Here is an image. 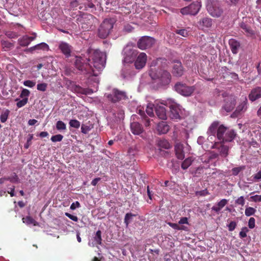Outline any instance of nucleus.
Listing matches in <instances>:
<instances>
[{
	"label": "nucleus",
	"instance_id": "nucleus-64",
	"mask_svg": "<svg viewBox=\"0 0 261 261\" xmlns=\"http://www.w3.org/2000/svg\"><path fill=\"white\" fill-rule=\"evenodd\" d=\"M36 34L33 33L32 34V36H31L30 37H29V36H28V39L29 40V42H31L32 41L34 40L36 38Z\"/></svg>",
	"mask_w": 261,
	"mask_h": 261
},
{
	"label": "nucleus",
	"instance_id": "nucleus-60",
	"mask_svg": "<svg viewBox=\"0 0 261 261\" xmlns=\"http://www.w3.org/2000/svg\"><path fill=\"white\" fill-rule=\"evenodd\" d=\"M18 179V176L16 174H14V175L12 177H7V180H10L12 182H17Z\"/></svg>",
	"mask_w": 261,
	"mask_h": 261
},
{
	"label": "nucleus",
	"instance_id": "nucleus-22",
	"mask_svg": "<svg viewBox=\"0 0 261 261\" xmlns=\"http://www.w3.org/2000/svg\"><path fill=\"white\" fill-rule=\"evenodd\" d=\"M157 130L160 134H166L169 130V126L166 122L162 121L159 123Z\"/></svg>",
	"mask_w": 261,
	"mask_h": 261
},
{
	"label": "nucleus",
	"instance_id": "nucleus-7",
	"mask_svg": "<svg viewBox=\"0 0 261 261\" xmlns=\"http://www.w3.org/2000/svg\"><path fill=\"white\" fill-rule=\"evenodd\" d=\"M108 99L113 103H116L127 98L125 92L119 91L118 89H113L110 93L105 94Z\"/></svg>",
	"mask_w": 261,
	"mask_h": 261
},
{
	"label": "nucleus",
	"instance_id": "nucleus-12",
	"mask_svg": "<svg viewBox=\"0 0 261 261\" xmlns=\"http://www.w3.org/2000/svg\"><path fill=\"white\" fill-rule=\"evenodd\" d=\"M153 106L157 116L161 119L166 120L167 118V111L163 103L159 104L156 102Z\"/></svg>",
	"mask_w": 261,
	"mask_h": 261
},
{
	"label": "nucleus",
	"instance_id": "nucleus-55",
	"mask_svg": "<svg viewBox=\"0 0 261 261\" xmlns=\"http://www.w3.org/2000/svg\"><path fill=\"white\" fill-rule=\"evenodd\" d=\"M237 226V223L235 221H231L228 225V230L232 231L234 230Z\"/></svg>",
	"mask_w": 261,
	"mask_h": 261
},
{
	"label": "nucleus",
	"instance_id": "nucleus-39",
	"mask_svg": "<svg viewBox=\"0 0 261 261\" xmlns=\"http://www.w3.org/2000/svg\"><path fill=\"white\" fill-rule=\"evenodd\" d=\"M69 124L70 127L75 128H79L80 126V122L76 119L70 120Z\"/></svg>",
	"mask_w": 261,
	"mask_h": 261
},
{
	"label": "nucleus",
	"instance_id": "nucleus-41",
	"mask_svg": "<svg viewBox=\"0 0 261 261\" xmlns=\"http://www.w3.org/2000/svg\"><path fill=\"white\" fill-rule=\"evenodd\" d=\"M35 47L36 50L45 49L48 48V45L45 42H42L35 45Z\"/></svg>",
	"mask_w": 261,
	"mask_h": 261
},
{
	"label": "nucleus",
	"instance_id": "nucleus-8",
	"mask_svg": "<svg viewBox=\"0 0 261 261\" xmlns=\"http://www.w3.org/2000/svg\"><path fill=\"white\" fill-rule=\"evenodd\" d=\"M201 7L200 2L198 1L194 2L189 6L181 8L180 13L182 15H195L197 14Z\"/></svg>",
	"mask_w": 261,
	"mask_h": 261
},
{
	"label": "nucleus",
	"instance_id": "nucleus-42",
	"mask_svg": "<svg viewBox=\"0 0 261 261\" xmlns=\"http://www.w3.org/2000/svg\"><path fill=\"white\" fill-rule=\"evenodd\" d=\"M153 107V105H150L147 106V108H146V113L150 117L154 116Z\"/></svg>",
	"mask_w": 261,
	"mask_h": 261
},
{
	"label": "nucleus",
	"instance_id": "nucleus-27",
	"mask_svg": "<svg viewBox=\"0 0 261 261\" xmlns=\"http://www.w3.org/2000/svg\"><path fill=\"white\" fill-rule=\"evenodd\" d=\"M199 23L201 25L209 28L212 27L213 25V20L209 17H204L202 18Z\"/></svg>",
	"mask_w": 261,
	"mask_h": 261
},
{
	"label": "nucleus",
	"instance_id": "nucleus-26",
	"mask_svg": "<svg viewBox=\"0 0 261 261\" xmlns=\"http://www.w3.org/2000/svg\"><path fill=\"white\" fill-rule=\"evenodd\" d=\"M158 146L161 148L169 149L171 147V145L167 140L165 139H160L158 141Z\"/></svg>",
	"mask_w": 261,
	"mask_h": 261
},
{
	"label": "nucleus",
	"instance_id": "nucleus-52",
	"mask_svg": "<svg viewBox=\"0 0 261 261\" xmlns=\"http://www.w3.org/2000/svg\"><path fill=\"white\" fill-rule=\"evenodd\" d=\"M30 92L29 90H27V89H23L21 92L20 97L23 98L29 96Z\"/></svg>",
	"mask_w": 261,
	"mask_h": 261
},
{
	"label": "nucleus",
	"instance_id": "nucleus-62",
	"mask_svg": "<svg viewBox=\"0 0 261 261\" xmlns=\"http://www.w3.org/2000/svg\"><path fill=\"white\" fill-rule=\"evenodd\" d=\"M85 7L86 10H87L88 8H94V5L92 2H87L85 4Z\"/></svg>",
	"mask_w": 261,
	"mask_h": 261
},
{
	"label": "nucleus",
	"instance_id": "nucleus-16",
	"mask_svg": "<svg viewBox=\"0 0 261 261\" xmlns=\"http://www.w3.org/2000/svg\"><path fill=\"white\" fill-rule=\"evenodd\" d=\"M236 101L232 96L227 97L225 99V103L223 107V109L227 112L231 111L234 108Z\"/></svg>",
	"mask_w": 261,
	"mask_h": 261
},
{
	"label": "nucleus",
	"instance_id": "nucleus-15",
	"mask_svg": "<svg viewBox=\"0 0 261 261\" xmlns=\"http://www.w3.org/2000/svg\"><path fill=\"white\" fill-rule=\"evenodd\" d=\"M59 48L66 58L70 57L72 46L69 43L64 41H61L59 44Z\"/></svg>",
	"mask_w": 261,
	"mask_h": 261
},
{
	"label": "nucleus",
	"instance_id": "nucleus-4",
	"mask_svg": "<svg viewBox=\"0 0 261 261\" xmlns=\"http://www.w3.org/2000/svg\"><path fill=\"white\" fill-rule=\"evenodd\" d=\"M150 76L153 80L157 81L159 87L166 86L171 82V75L168 71L166 70L160 71L156 73L151 70Z\"/></svg>",
	"mask_w": 261,
	"mask_h": 261
},
{
	"label": "nucleus",
	"instance_id": "nucleus-38",
	"mask_svg": "<svg viewBox=\"0 0 261 261\" xmlns=\"http://www.w3.org/2000/svg\"><path fill=\"white\" fill-rule=\"evenodd\" d=\"M175 32L183 37H187L189 34V32L186 29L176 30Z\"/></svg>",
	"mask_w": 261,
	"mask_h": 261
},
{
	"label": "nucleus",
	"instance_id": "nucleus-50",
	"mask_svg": "<svg viewBox=\"0 0 261 261\" xmlns=\"http://www.w3.org/2000/svg\"><path fill=\"white\" fill-rule=\"evenodd\" d=\"M81 132L84 134H87L91 129L90 126L82 124L81 126Z\"/></svg>",
	"mask_w": 261,
	"mask_h": 261
},
{
	"label": "nucleus",
	"instance_id": "nucleus-21",
	"mask_svg": "<svg viewBox=\"0 0 261 261\" xmlns=\"http://www.w3.org/2000/svg\"><path fill=\"white\" fill-rule=\"evenodd\" d=\"M73 91L78 94H90L93 93V90L86 88H82L80 86L75 85L73 87Z\"/></svg>",
	"mask_w": 261,
	"mask_h": 261
},
{
	"label": "nucleus",
	"instance_id": "nucleus-46",
	"mask_svg": "<svg viewBox=\"0 0 261 261\" xmlns=\"http://www.w3.org/2000/svg\"><path fill=\"white\" fill-rule=\"evenodd\" d=\"M47 86L46 83L39 84L37 85V89L40 91H45L47 88Z\"/></svg>",
	"mask_w": 261,
	"mask_h": 261
},
{
	"label": "nucleus",
	"instance_id": "nucleus-5",
	"mask_svg": "<svg viewBox=\"0 0 261 261\" xmlns=\"http://www.w3.org/2000/svg\"><path fill=\"white\" fill-rule=\"evenodd\" d=\"M115 21L112 18L103 20L98 29L97 35L102 39H105L110 35L114 28Z\"/></svg>",
	"mask_w": 261,
	"mask_h": 261
},
{
	"label": "nucleus",
	"instance_id": "nucleus-9",
	"mask_svg": "<svg viewBox=\"0 0 261 261\" xmlns=\"http://www.w3.org/2000/svg\"><path fill=\"white\" fill-rule=\"evenodd\" d=\"M174 90L180 94L188 96H190L195 90L194 87L187 86L181 82L177 83L174 86Z\"/></svg>",
	"mask_w": 261,
	"mask_h": 261
},
{
	"label": "nucleus",
	"instance_id": "nucleus-56",
	"mask_svg": "<svg viewBox=\"0 0 261 261\" xmlns=\"http://www.w3.org/2000/svg\"><path fill=\"white\" fill-rule=\"evenodd\" d=\"M6 35L9 38H17L18 36L17 33L12 32H7Z\"/></svg>",
	"mask_w": 261,
	"mask_h": 261
},
{
	"label": "nucleus",
	"instance_id": "nucleus-20",
	"mask_svg": "<svg viewBox=\"0 0 261 261\" xmlns=\"http://www.w3.org/2000/svg\"><path fill=\"white\" fill-rule=\"evenodd\" d=\"M130 130L135 135H139L143 132V128L142 125L137 122H133L130 123Z\"/></svg>",
	"mask_w": 261,
	"mask_h": 261
},
{
	"label": "nucleus",
	"instance_id": "nucleus-47",
	"mask_svg": "<svg viewBox=\"0 0 261 261\" xmlns=\"http://www.w3.org/2000/svg\"><path fill=\"white\" fill-rule=\"evenodd\" d=\"M28 98L27 97L23 98L22 99L19 100L17 103L16 106L18 108H21L24 106L28 102Z\"/></svg>",
	"mask_w": 261,
	"mask_h": 261
},
{
	"label": "nucleus",
	"instance_id": "nucleus-44",
	"mask_svg": "<svg viewBox=\"0 0 261 261\" xmlns=\"http://www.w3.org/2000/svg\"><path fill=\"white\" fill-rule=\"evenodd\" d=\"M168 224L171 227H172V228H173L174 229H175V230H184L185 229L184 226H179L177 224H176V223L168 222Z\"/></svg>",
	"mask_w": 261,
	"mask_h": 261
},
{
	"label": "nucleus",
	"instance_id": "nucleus-2",
	"mask_svg": "<svg viewBox=\"0 0 261 261\" xmlns=\"http://www.w3.org/2000/svg\"><path fill=\"white\" fill-rule=\"evenodd\" d=\"M207 134L210 136H216L217 139L223 143L231 142L237 134L233 129H229L224 125H220L218 121H214L209 127Z\"/></svg>",
	"mask_w": 261,
	"mask_h": 261
},
{
	"label": "nucleus",
	"instance_id": "nucleus-63",
	"mask_svg": "<svg viewBox=\"0 0 261 261\" xmlns=\"http://www.w3.org/2000/svg\"><path fill=\"white\" fill-rule=\"evenodd\" d=\"M179 224H188V219L187 217H182L178 222Z\"/></svg>",
	"mask_w": 261,
	"mask_h": 261
},
{
	"label": "nucleus",
	"instance_id": "nucleus-61",
	"mask_svg": "<svg viewBox=\"0 0 261 261\" xmlns=\"http://www.w3.org/2000/svg\"><path fill=\"white\" fill-rule=\"evenodd\" d=\"M80 206V204L79 201H76L75 202H73L70 205V209L73 210H75L76 207H79Z\"/></svg>",
	"mask_w": 261,
	"mask_h": 261
},
{
	"label": "nucleus",
	"instance_id": "nucleus-35",
	"mask_svg": "<svg viewBox=\"0 0 261 261\" xmlns=\"http://www.w3.org/2000/svg\"><path fill=\"white\" fill-rule=\"evenodd\" d=\"M101 234L102 232L101 230H99L96 232V235H95V237H94V241L99 245H101L102 243Z\"/></svg>",
	"mask_w": 261,
	"mask_h": 261
},
{
	"label": "nucleus",
	"instance_id": "nucleus-13",
	"mask_svg": "<svg viewBox=\"0 0 261 261\" xmlns=\"http://www.w3.org/2000/svg\"><path fill=\"white\" fill-rule=\"evenodd\" d=\"M224 143H215L213 148L217 149L220 156L223 158H226L228 154L229 147L227 145H224Z\"/></svg>",
	"mask_w": 261,
	"mask_h": 261
},
{
	"label": "nucleus",
	"instance_id": "nucleus-18",
	"mask_svg": "<svg viewBox=\"0 0 261 261\" xmlns=\"http://www.w3.org/2000/svg\"><path fill=\"white\" fill-rule=\"evenodd\" d=\"M261 98V87H256L252 89L251 92L249 94V99L252 101Z\"/></svg>",
	"mask_w": 261,
	"mask_h": 261
},
{
	"label": "nucleus",
	"instance_id": "nucleus-3",
	"mask_svg": "<svg viewBox=\"0 0 261 261\" xmlns=\"http://www.w3.org/2000/svg\"><path fill=\"white\" fill-rule=\"evenodd\" d=\"M206 7L209 14L213 17L219 18L223 14V8L218 0H207Z\"/></svg>",
	"mask_w": 261,
	"mask_h": 261
},
{
	"label": "nucleus",
	"instance_id": "nucleus-11",
	"mask_svg": "<svg viewBox=\"0 0 261 261\" xmlns=\"http://www.w3.org/2000/svg\"><path fill=\"white\" fill-rule=\"evenodd\" d=\"M155 43V39L151 37L144 36L141 37L137 42V46L141 49H145L151 47Z\"/></svg>",
	"mask_w": 261,
	"mask_h": 261
},
{
	"label": "nucleus",
	"instance_id": "nucleus-29",
	"mask_svg": "<svg viewBox=\"0 0 261 261\" xmlns=\"http://www.w3.org/2000/svg\"><path fill=\"white\" fill-rule=\"evenodd\" d=\"M240 28L246 33L249 34V35H251L252 34H254V31L251 30L250 27H249L247 24H245L244 22H242L240 24Z\"/></svg>",
	"mask_w": 261,
	"mask_h": 261
},
{
	"label": "nucleus",
	"instance_id": "nucleus-33",
	"mask_svg": "<svg viewBox=\"0 0 261 261\" xmlns=\"http://www.w3.org/2000/svg\"><path fill=\"white\" fill-rule=\"evenodd\" d=\"M136 215L133 214L131 213H127L125 214L124 219V222L125 224L126 225V226L127 227L129 223L132 220V218L133 217H135Z\"/></svg>",
	"mask_w": 261,
	"mask_h": 261
},
{
	"label": "nucleus",
	"instance_id": "nucleus-37",
	"mask_svg": "<svg viewBox=\"0 0 261 261\" xmlns=\"http://www.w3.org/2000/svg\"><path fill=\"white\" fill-rule=\"evenodd\" d=\"M56 128L60 131L65 130L66 129V124L62 121H58L56 123Z\"/></svg>",
	"mask_w": 261,
	"mask_h": 261
},
{
	"label": "nucleus",
	"instance_id": "nucleus-43",
	"mask_svg": "<svg viewBox=\"0 0 261 261\" xmlns=\"http://www.w3.org/2000/svg\"><path fill=\"white\" fill-rule=\"evenodd\" d=\"M248 228L246 227L242 228L241 231L239 232V237L241 239L246 237V233L249 231Z\"/></svg>",
	"mask_w": 261,
	"mask_h": 261
},
{
	"label": "nucleus",
	"instance_id": "nucleus-23",
	"mask_svg": "<svg viewBox=\"0 0 261 261\" xmlns=\"http://www.w3.org/2000/svg\"><path fill=\"white\" fill-rule=\"evenodd\" d=\"M228 203V200L226 199H222L219 201L216 205H214L212 210L217 213H219L221 210Z\"/></svg>",
	"mask_w": 261,
	"mask_h": 261
},
{
	"label": "nucleus",
	"instance_id": "nucleus-19",
	"mask_svg": "<svg viewBox=\"0 0 261 261\" xmlns=\"http://www.w3.org/2000/svg\"><path fill=\"white\" fill-rule=\"evenodd\" d=\"M184 147V145L180 143H176L174 146L176 156L178 159L180 160L185 158Z\"/></svg>",
	"mask_w": 261,
	"mask_h": 261
},
{
	"label": "nucleus",
	"instance_id": "nucleus-6",
	"mask_svg": "<svg viewBox=\"0 0 261 261\" xmlns=\"http://www.w3.org/2000/svg\"><path fill=\"white\" fill-rule=\"evenodd\" d=\"M94 17L90 14L83 13L79 16L76 21L84 31H88L92 27Z\"/></svg>",
	"mask_w": 261,
	"mask_h": 261
},
{
	"label": "nucleus",
	"instance_id": "nucleus-34",
	"mask_svg": "<svg viewBox=\"0 0 261 261\" xmlns=\"http://www.w3.org/2000/svg\"><path fill=\"white\" fill-rule=\"evenodd\" d=\"M256 212V210L251 206H248L246 207L245 210V215L246 216L249 217L255 214Z\"/></svg>",
	"mask_w": 261,
	"mask_h": 261
},
{
	"label": "nucleus",
	"instance_id": "nucleus-30",
	"mask_svg": "<svg viewBox=\"0 0 261 261\" xmlns=\"http://www.w3.org/2000/svg\"><path fill=\"white\" fill-rule=\"evenodd\" d=\"M22 221L27 225L33 224L34 226L38 225L37 222L30 216H27L25 218H23Z\"/></svg>",
	"mask_w": 261,
	"mask_h": 261
},
{
	"label": "nucleus",
	"instance_id": "nucleus-53",
	"mask_svg": "<svg viewBox=\"0 0 261 261\" xmlns=\"http://www.w3.org/2000/svg\"><path fill=\"white\" fill-rule=\"evenodd\" d=\"M246 109V103L245 102H242L240 105H239L236 109V111L238 113L241 112L244 110H245Z\"/></svg>",
	"mask_w": 261,
	"mask_h": 261
},
{
	"label": "nucleus",
	"instance_id": "nucleus-10",
	"mask_svg": "<svg viewBox=\"0 0 261 261\" xmlns=\"http://www.w3.org/2000/svg\"><path fill=\"white\" fill-rule=\"evenodd\" d=\"M169 107L170 109V117L172 120H179L180 119L179 105L174 100L170 99L168 102Z\"/></svg>",
	"mask_w": 261,
	"mask_h": 261
},
{
	"label": "nucleus",
	"instance_id": "nucleus-25",
	"mask_svg": "<svg viewBox=\"0 0 261 261\" xmlns=\"http://www.w3.org/2000/svg\"><path fill=\"white\" fill-rule=\"evenodd\" d=\"M124 58V62L125 63H132L136 57V54L135 51L129 49L128 53L126 52Z\"/></svg>",
	"mask_w": 261,
	"mask_h": 261
},
{
	"label": "nucleus",
	"instance_id": "nucleus-49",
	"mask_svg": "<svg viewBox=\"0 0 261 261\" xmlns=\"http://www.w3.org/2000/svg\"><path fill=\"white\" fill-rule=\"evenodd\" d=\"M248 226H249L250 229H253L255 227V219L253 217H251L249 219Z\"/></svg>",
	"mask_w": 261,
	"mask_h": 261
},
{
	"label": "nucleus",
	"instance_id": "nucleus-54",
	"mask_svg": "<svg viewBox=\"0 0 261 261\" xmlns=\"http://www.w3.org/2000/svg\"><path fill=\"white\" fill-rule=\"evenodd\" d=\"M235 203L237 204L241 205L242 206L244 205L245 203V199L244 198V197L243 196H241L239 197H238L235 200Z\"/></svg>",
	"mask_w": 261,
	"mask_h": 261
},
{
	"label": "nucleus",
	"instance_id": "nucleus-1",
	"mask_svg": "<svg viewBox=\"0 0 261 261\" xmlns=\"http://www.w3.org/2000/svg\"><path fill=\"white\" fill-rule=\"evenodd\" d=\"M88 58L76 57L75 66L85 74L97 76L99 72L105 67L106 55L99 50L89 49Z\"/></svg>",
	"mask_w": 261,
	"mask_h": 261
},
{
	"label": "nucleus",
	"instance_id": "nucleus-14",
	"mask_svg": "<svg viewBox=\"0 0 261 261\" xmlns=\"http://www.w3.org/2000/svg\"><path fill=\"white\" fill-rule=\"evenodd\" d=\"M147 57L144 53H141L137 57L134 65L137 69H141L145 66Z\"/></svg>",
	"mask_w": 261,
	"mask_h": 261
},
{
	"label": "nucleus",
	"instance_id": "nucleus-57",
	"mask_svg": "<svg viewBox=\"0 0 261 261\" xmlns=\"http://www.w3.org/2000/svg\"><path fill=\"white\" fill-rule=\"evenodd\" d=\"M23 85L24 86H27L28 87H33V86H35V83L33 81L28 80L23 82Z\"/></svg>",
	"mask_w": 261,
	"mask_h": 261
},
{
	"label": "nucleus",
	"instance_id": "nucleus-51",
	"mask_svg": "<svg viewBox=\"0 0 261 261\" xmlns=\"http://www.w3.org/2000/svg\"><path fill=\"white\" fill-rule=\"evenodd\" d=\"M250 200L255 202H261V195H255L250 197Z\"/></svg>",
	"mask_w": 261,
	"mask_h": 261
},
{
	"label": "nucleus",
	"instance_id": "nucleus-24",
	"mask_svg": "<svg viewBox=\"0 0 261 261\" xmlns=\"http://www.w3.org/2000/svg\"><path fill=\"white\" fill-rule=\"evenodd\" d=\"M232 53L236 54L238 51V49L240 46L239 42L235 39H230L228 42Z\"/></svg>",
	"mask_w": 261,
	"mask_h": 261
},
{
	"label": "nucleus",
	"instance_id": "nucleus-31",
	"mask_svg": "<svg viewBox=\"0 0 261 261\" xmlns=\"http://www.w3.org/2000/svg\"><path fill=\"white\" fill-rule=\"evenodd\" d=\"M18 42L21 46H28L30 43L28 39V36H27V35L23 36L22 38L18 39Z\"/></svg>",
	"mask_w": 261,
	"mask_h": 261
},
{
	"label": "nucleus",
	"instance_id": "nucleus-36",
	"mask_svg": "<svg viewBox=\"0 0 261 261\" xmlns=\"http://www.w3.org/2000/svg\"><path fill=\"white\" fill-rule=\"evenodd\" d=\"M245 169V166H241L233 168L231 170L232 174L234 176L237 175L241 171Z\"/></svg>",
	"mask_w": 261,
	"mask_h": 261
},
{
	"label": "nucleus",
	"instance_id": "nucleus-48",
	"mask_svg": "<svg viewBox=\"0 0 261 261\" xmlns=\"http://www.w3.org/2000/svg\"><path fill=\"white\" fill-rule=\"evenodd\" d=\"M209 194L210 193L207 189L202 190V191H197V192H196V195L198 196H204Z\"/></svg>",
	"mask_w": 261,
	"mask_h": 261
},
{
	"label": "nucleus",
	"instance_id": "nucleus-40",
	"mask_svg": "<svg viewBox=\"0 0 261 261\" xmlns=\"http://www.w3.org/2000/svg\"><path fill=\"white\" fill-rule=\"evenodd\" d=\"M10 111L6 110L1 115V121L2 123H5L8 119Z\"/></svg>",
	"mask_w": 261,
	"mask_h": 261
},
{
	"label": "nucleus",
	"instance_id": "nucleus-28",
	"mask_svg": "<svg viewBox=\"0 0 261 261\" xmlns=\"http://www.w3.org/2000/svg\"><path fill=\"white\" fill-rule=\"evenodd\" d=\"M2 44L3 49L5 51H8L11 49L14 46L13 42H10L7 40H3L2 41Z\"/></svg>",
	"mask_w": 261,
	"mask_h": 261
},
{
	"label": "nucleus",
	"instance_id": "nucleus-59",
	"mask_svg": "<svg viewBox=\"0 0 261 261\" xmlns=\"http://www.w3.org/2000/svg\"><path fill=\"white\" fill-rule=\"evenodd\" d=\"M65 215L67 217H68L69 219H70L71 220H72L75 222H76L78 220V218H77V216H76L72 215L68 213H66Z\"/></svg>",
	"mask_w": 261,
	"mask_h": 261
},
{
	"label": "nucleus",
	"instance_id": "nucleus-58",
	"mask_svg": "<svg viewBox=\"0 0 261 261\" xmlns=\"http://www.w3.org/2000/svg\"><path fill=\"white\" fill-rule=\"evenodd\" d=\"M255 181H259L261 180V171L258 172L256 174L253 176Z\"/></svg>",
	"mask_w": 261,
	"mask_h": 261
},
{
	"label": "nucleus",
	"instance_id": "nucleus-32",
	"mask_svg": "<svg viewBox=\"0 0 261 261\" xmlns=\"http://www.w3.org/2000/svg\"><path fill=\"white\" fill-rule=\"evenodd\" d=\"M192 160L191 157L186 159L181 163V167L182 169H187L192 164Z\"/></svg>",
	"mask_w": 261,
	"mask_h": 261
},
{
	"label": "nucleus",
	"instance_id": "nucleus-17",
	"mask_svg": "<svg viewBox=\"0 0 261 261\" xmlns=\"http://www.w3.org/2000/svg\"><path fill=\"white\" fill-rule=\"evenodd\" d=\"M184 73V69L180 62H175L172 67V73L174 76L180 77Z\"/></svg>",
	"mask_w": 261,
	"mask_h": 261
},
{
	"label": "nucleus",
	"instance_id": "nucleus-45",
	"mask_svg": "<svg viewBox=\"0 0 261 261\" xmlns=\"http://www.w3.org/2000/svg\"><path fill=\"white\" fill-rule=\"evenodd\" d=\"M63 138V136L61 135H57L55 136H53L51 138V140L53 142H59V141H62Z\"/></svg>",
	"mask_w": 261,
	"mask_h": 261
}]
</instances>
